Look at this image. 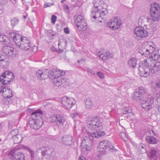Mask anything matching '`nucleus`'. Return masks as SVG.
I'll return each mask as SVG.
<instances>
[{"label":"nucleus","instance_id":"obj_60","mask_svg":"<svg viewBox=\"0 0 160 160\" xmlns=\"http://www.w3.org/2000/svg\"><path fill=\"white\" fill-rule=\"evenodd\" d=\"M85 158L82 156L79 157V160H85Z\"/></svg>","mask_w":160,"mask_h":160},{"label":"nucleus","instance_id":"obj_51","mask_svg":"<svg viewBox=\"0 0 160 160\" xmlns=\"http://www.w3.org/2000/svg\"><path fill=\"white\" fill-rule=\"evenodd\" d=\"M3 6L2 4L0 3V15H1L3 12Z\"/></svg>","mask_w":160,"mask_h":160},{"label":"nucleus","instance_id":"obj_25","mask_svg":"<svg viewBox=\"0 0 160 160\" xmlns=\"http://www.w3.org/2000/svg\"><path fill=\"white\" fill-rule=\"evenodd\" d=\"M23 38L19 34H17L15 37L13 38V41L15 43L16 45L18 46L20 45V42H22L23 39Z\"/></svg>","mask_w":160,"mask_h":160},{"label":"nucleus","instance_id":"obj_31","mask_svg":"<svg viewBox=\"0 0 160 160\" xmlns=\"http://www.w3.org/2000/svg\"><path fill=\"white\" fill-rule=\"evenodd\" d=\"M85 22V20L83 17L81 15H78L75 17L74 19L75 24H79L80 22Z\"/></svg>","mask_w":160,"mask_h":160},{"label":"nucleus","instance_id":"obj_49","mask_svg":"<svg viewBox=\"0 0 160 160\" xmlns=\"http://www.w3.org/2000/svg\"><path fill=\"white\" fill-rule=\"evenodd\" d=\"M98 55L100 58L103 60L104 52L101 53L99 52L98 53Z\"/></svg>","mask_w":160,"mask_h":160},{"label":"nucleus","instance_id":"obj_55","mask_svg":"<svg viewBox=\"0 0 160 160\" xmlns=\"http://www.w3.org/2000/svg\"><path fill=\"white\" fill-rule=\"evenodd\" d=\"M156 86L157 88H160V79L157 82Z\"/></svg>","mask_w":160,"mask_h":160},{"label":"nucleus","instance_id":"obj_21","mask_svg":"<svg viewBox=\"0 0 160 160\" xmlns=\"http://www.w3.org/2000/svg\"><path fill=\"white\" fill-rule=\"evenodd\" d=\"M77 28L80 31H83L86 30L87 28V25L86 22H81L79 24H75Z\"/></svg>","mask_w":160,"mask_h":160},{"label":"nucleus","instance_id":"obj_43","mask_svg":"<svg viewBox=\"0 0 160 160\" xmlns=\"http://www.w3.org/2000/svg\"><path fill=\"white\" fill-rule=\"evenodd\" d=\"M143 18H145V17L144 16H142L140 18H139V20H138V23L139 24H142V23L143 22H146V20Z\"/></svg>","mask_w":160,"mask_h":160},{"label":"nucleus","instance_id":"obj_39","mask_svg":"<svg viewBox=\"0 0 160 160\" xmlns=\"http://www.w3.org/2000/svg\"><path fill=\"white\" fill-rule=\"evenodd\" d=\"M120 136L123 140L126 141L128 138V136L126 133L123 132H121L120 133Z\"/></svg>","mask_w":160,"mask_h":160},{"label":"nucleus","instance_id":"obj_6","mask_svg":"<svg viewBox=\"0 0 160 160\" xmlns=\"http://www.w3.org/2000/svg\"><path fill=\"white\" fill-rule=\"evenodd\" d=\"M150 14L153 21H158L160 19V8L159 4L156 2L151 4Z\"/></svg>","mask_w":160,"mask_h":160},{"label":"nucleus","instance_id":"obj_50","mask_svg":"<svg viewBox=\"0 0 160 160\" xmlns=\"http://www.w3.org/2000/svg\"><path fill=\"white\" fill-rule=\"evenodd\" d=\"M53 3L46 2L44 5V8H46L48 7H50L51 5H53Z\"/></svg>","mask_w":160,"mask_h":160},{"label":"nucleus","instance_id":"obj_27","mask_svg":"<svg viewBox=\"0 0 160 160\" xmlns=\"http://www.w3.org/2000/svg\"><path fill=\"white\" fill-rule=\"evenodd\" d=\"M48 77L51 79L54 78V77L57 76V69H52L49 70L48 72Z\"/></svg>","mask_w":160,"mask_h":160},{"label":"nucleus","instance_id":"obj_56","mask_svg":"<svg viewBox=\"0 0 160 160\" xmlns=\"http://www.w3.org/2000/svg\"><path fill=\"white\" fill-rule=\"evenodd\" d=\"M143 18L144 19L146 20V22H149L150 18L148 17H145V18Z\"/></svg>","mask_w":160,"mask_h":160},{"label":"nucleus","instance_id":"obj_20","mask_svg":"<svg viewBox=\"0 0 160 160\" xmlns=\"http://www.w3.org/2000/svg\"><path fill=\"white\" fill-rule=\"evenodd\" d=\"M49 70L48 69H46L43 72L40 70H38L36 73V76L38 79L42 80L47 78V77H48Z\"/></svg>","mask_w":160,"mask_h":160},{"label":"nucleus","instance_id":"obj_3","mask_svg":"<svg viewBox=\"0 0 160 160\" xmlns=\"http://www.w3.org/2000/svg\"><path fill=\"white\" fill-rule=\"evenodd\" d=\"M42 114V112L40 110H36L31 114L29 121V124L31 128L38 129L42 126L43 120L41 115Z\"/></svg>","mask_w":160,"mask_h":160},{"label":"nucleus","instance_id":"obj_4","mask_svg":"<svg viewBox=\"0 0 160 160\" xmlns=\"http://www.w3.org/2000/svg\"><path fill=\"white\" fill-rule=\"evenodd\" d=\"M96 131L93 132H89L88 135L90 139H83L82 142L81 146L83 152L90 150L92 148V142L90 139L95 138H98L103 136L105 133L101 130H96Z\"/></svg>","mask_w":160,"mask_h":160},{"label":"nucleus","instance_id":"obj_46","mask_svg":"<svg viewBox=\"0 0 160 160\" xmlns=\"http://www.w3.org/2000/svg\"><path fill=\"white\" fill-rule=\"evenodd\" d=\"M57 19V17L54 15H52V16L51 20L52 23L54 24Z\"/></svg>","mask_w":160,"mask_h":160},{"label":"nucleus","instance_id":"obj_5","mask_svg":"<svg viewBox=\"0 0 160 160\" xmlns=\"http://www.w3.org/2000/svg\"><path fill=\"white\" fill-rule=\"evenodd\" d=\"M87 127L92 131L101 130L103 128L99 118L97 117L90 118L88 121Z\"/></svg>","mask_w":160,"mask_h":160},{"label":"nucleus","instance_id":"obj_22","mask_svg":"<svg viewBox=\"0 0 160 160\" xmlns=\"http://www.w3.org/2000/svg\"><path fill=\"white\" fill-rule=\"evenodd\" d=\"M148 155L151 159L153 158L154 160H160L159 156L156 155V152L155 150H151Z\"/></svg>","mask_w":160,"mask_h":160},{"label":"nucleus","instance_id":"obj_2","mask_svg":"<svg viewBox=\"0 0 160 160\" xmlns=\"http://www.w3.org/2000/svg\"><path fill=\"white\" fill-rule=\"evenodd\" d=\"M154 61L151 60V64L148 66L144 67L143 66L139 65L138 68L139 74L141 76L147 77L149 74H154L157 73L160 71V62H157L154 64V66L151 68L150 67L152 66Z\"/></svg>","mask_w":160,"mask_h":160},{"label":"nucleus","instance_id":"obj_35","mask_svg":"<svg viewBox=\"0 0 160 160\" xmlns=\"http://www.w3.org/2000/svg\"><path fill=\"white\" fill-rule=\"evenodd\" d=\"M113 54L112 53H111L109 52H104V57L103 58V60L108 59L111 58H112L113 57Z\"/></svg>","mask_w":160,"mask_h":160},{"label":"nucleus","instance_id":"obj_63","mask_svg":"<svg viewBox=\"0 0 160 160\" xmlns=\"http://www.w3.org/2000/svg\"><path fill=\"white\" fill-rule=\"evenodd\" d=\"M23 18H24L25 19L27 18V16H25V15H24V16H23Z\"/></svg>","mask_w":160,"mask_h":160},{"label":"nucleus","instance_id":"obj_28","mask_svg":"<svg viewBox=\"0 0 160 160\" xmlns=\"http://www.w3.org/2000/svg\"><path fill=\"white\" fill-rule=\"evenodd\" d=\"M146 140L148 143L150 144H156L157 142L155 138L150 136H147L146 137Z\"/></svg>","mask_w":160,"mask_h":160},{"label":"nucleus","instance_id":"obj_36","mask_svg":"<svg viewBox=\"0 0 160 160\" xmlns=\"http://www.w3.org/2000/svg\"><path fill=\"white\" fill-rule=\"evenodd\" d=\"M19 22V20L15 18H12L11 19V22L12 27H14L17 25Z\"/></svg>","mask_w":160,"mask_h":160},{"label":"nucleus","instance_id":"obj_19","mask_svg":"<svg viewBox=\"0 0 160 160\" xmlns=\"http://www.w3.org/2000/svg\"><path fill=\"white\" fill-rule=\"evenodd\" d=\"M73 137L69 135H65L63 136L61 139L62 142L67 146H70L73 143Z\"/></svg>","mask_w":160,"mask_h":160},{"label":"nucleus","instance_id":"obj_23","mask_svg":"<svg viewBox=\"0 0 160 160\" xmlns=\"http://www.w3.org/2000/svg\"><path fill=\"white\" fill-rule=\"evenodd\" d=\"M109 142L107 140H104L101 142L99 143V147L101 149H102L104 150L108 149L109 145Z\"/></svg>","mask_w":160,"mask_h":160},{"label":"nucleus","instance_id":"obj_18","mask_svg":"<svg viewBox=\"0 0 160 160\" xmlns=\"http://www.w3.org/2000/svg\"><path fill=\"white\" fill-rule=\"evenodd\" d=\"M20 45L18 47L21 49L25 50L29 49L31 44L29 40H28L26 37L23 38V39L20 42Z\"/></svg>","mask_w":160,"mask_h":160},{"label":"nucleus","instance_id":"obj_10","mask_svg":"<svg viewBox=\"0 0 160 160\" xmlns=\"http://www.w3.org/2000/svg\"><path fill=\"white\" fill-rule=\"evenodd\" d=\"M50 122L58 125H63L65 122L66 119L62 114L54 115L50 118Z\"/></svg>","mask_w":160,"mask_h":160},{"label":"nucleus","instance_id":"obj_64","mask_svg":"<svg viewBox=\"0 0 160 160\" xmlns=\"http://www.w3.org/2000/svg\"><path fill=\"white\" fill-rule=\"evenodd\" d=\"M66 0H62L61 1V2L62 3L63 2H64Z\"/></svg>","mask_w":160,"mask_h":160},{"label":"nucleus","instance_id":"obj_62","mask_svg":"<svg viewBox=\"0 0 160 160\" xmlns=\"http://www.w3.org/2000/svg\"><path fill=\"white\" fill-rule=\"evenodd\" d=\"M16 0H10V1L13 4H15L16 3Z\"/></svg>","mask_w":160,"mask_h":160},{"label":"nucleus","instance_id":"obj_14","mask_svg":"<svg viewBox=\"0 0 160 160\" xmlns=\"http://www.w3.org/2000/svg\"><path fill=\"white\" fill-rule=\"evenodd\" d=\"M121 20L118 17H115V18L111 20L110 22H108V26L113 30L119 28L121 24Z\"/></svg>","mask_w":160,"mask_h":160},{"label":"nucleus","instance_id":"obj_17","mask_svg":"<svg viewBox=\"0 0 160 160\" xmlns=\"http://www.w3.org/2000/svg\"><path fill=\"white\" fill-rule=\"evenodd\" d=\"M5 85L0 84V93H3L5 97L8 98H10L13 96L12 91L9 89L7 88Z\"/></svg>","mask_w":160,"mask_h":160},{"label":"nucleus","instance_id":"obj_11","mask_svg":"<svg viewBox=\"0 0 160 160\" xmlns=\"http://www.w3.org/2000/svg\"><path fill=\"white\" fill-rule=\"evenodd\" d=\"M42 160H48L50 159L53 152L52 149L49 147H44L40 148Z\"/></svg>","mask_w":160,"mask_h":160},{"label":"nucleus","instance_id":"obj_26","mask_svg":"<svg viewBox=\"0 0 160 160\" xmlns=\"http://www.w3.org/2000/svg\"><path fill=\"white\" fill-rule=\"evenodd\" d=\"M0 42H3L4 44H8L10 43L9 38L6 36L0 35Z\"/></svg>","mask_w":160,"mask_h":160},{"label":"nucleus","instance_id":"obj_45","mask_svg":"<svg viewBox=\"0 0 160 160\" xmlns=\"http://www.w3.org/2000/svg\"><path fill=\"white\" fill-rule=\"evenodd\" d=\"M70 116L72 118H74L75 117H79V113L78 112H75L74 113H71L70 114Z\"/></svg>","mask_w":160,"mask_h":160},{"label":"nucleus","instance_id":"obj_44","mask_svg":"<svg viewBox=\"0 0 160 160\" xmlns=\"http://www.w3.org/2000/svg\"><path fill=\"white\" fill-rule=\"evenodd\" d=\"M17 33L14 32H12L9 33V37L11 39H12L13 40V38L15 37Z\"/></svg>","mask_w":160,"mask_h":160},{"label":"nucleus","instance_id":"obj_57","mask_svg":"<svg viewBox=\"0 0 160 160\" xmlns=\"http://www.w3.org/2000/svg\"><path fill=\"white\" fill-rule=\"evenodd\" d=\"M4 57V56L3 55H1L0 54V62L3 61L4 60L3 58Z\"/></svg>","mask_w":160,"mask_h":160},{"label":"nucleus","instance_id":"obj_33","mask_svg":"<svg viewBox=\"0 0 160 160\" xmlns=\"http://www.w3.org/2000/svg\"><path fill=\"white\" fill-rule=\"evenodd\" d=\"M85 107L88 109H90L93 107V104L92 101L89 99H86L85 101Z\"/></svg>","mask_w":160,"mask_h":160},{"label":"nucleus","instance_id":"obj_58","mask_svg":"<svg viewBox=\"0 0 160 160\" xmlns=\"http://www.w3.org/2000/svg\"><path fill=\"white\" fill-rule=\"evenodd\" d=\"M25 148V146H22V145H21V146H19L17 148H18L19 149H24Z\"/></svg>","mask_w":160,"mask_h":160},{"label":"nucleus","instance_id":"obj_54","mask_svg":"<svg viewBox=\"0 0 160 160\" xmlns=\"http://www.w3.org/2000/svg\"><path fill=\"white\" fill-rule=\"evenodd\" d=\"M63 8H64V10L68 11L69 9V7L68 6V5H64L63 6Z\"/></svg>","mask_w":160,"mask_h":160},{"label":"nucleus","instance_id":"obj_16","mask_svg":"<svg viewBox=\"0 0 160 160\" xmlns=\"http://www.w3.org/2000/svg\"><path fill=\"white\" fill-rule=\"evenodd\" d=\"M91 17L94 18H98L99 22H101V19H103L105 16V13L103 11H101L100 10H93L91 11Z\"/></svg>","mask_w":160,"mask_h":160},{"label":"nucleus","instance_id":"obj_9","mask_svg":"<svg viewBox=\"0 0 160 160\" xmlns=\"http://www.w3.org/2000/svg\"><path fill=\"white\" fill-rule=\"evenodd\" d=\"M61 102L64 108L68 110L71 109L75 103V101L73 98H68L66 96L62 98Z\"/></svg>","mask_w":160,"mask_h":160},{"label":"nucleus","instance_id":"obj_24","mask_svg":"<svg viewBox=\"0 0 160 160\" xmlns=\"http://www.w3.org/2000/svg\"><path fill=\"white\" fill-rule=\"evenodd\" d=\"M53 78V83L56 86H60L61 85L62 83L63 82V81H63V80H62L61 78L59 76H56V77H54Z\"/></svg>","mask_w":160,"mask_h":160},{"label":"nucleus","instance_id":"obj_42","mask_svg":"<svg viewBox=\"0 0 160 160\" xmlns=\"http://www.w3.org/2000/svg\"><path fill=\"white\" fill-rule=\"evenodd\" d=\"M146 146L144 144H141L139 145V148L140 150L141 149H143V150L142 151L143 152V153H144V152H146Z\"/></svg>","mask_w":160,"mask_h":160},{"label":"nucleus","instance_id":"obj_38","mask_svg":"<svg viewBox=\"0 0 160 160\" xmlns=\"http://www.w3.org/2000/svg\"><path fill=\"white\" fill-rule=\"evenodd\" d=\"M139 91L138 92H139V93H140L141 95L142 94H145L147 92V89L143 87H139Z\"/></svg>","mask_w":160,"mask_h":160},{"label":"nucleus","instance_id":"obj_1","mask_svg":"<svg viewBox=\"0 0 160 160\" xmlns=\"http://www.w3.org/2000/svg\"><path fill=\"white\" fill-rule=\"evenodd\" d=\"M138 52L142 55L148 57L147 59L142 62V66H143L144 67L148 66L151 64V60L156 61L160 57L158 51L156 50L154 47L148 43L142 46L139 49Z\"/></svg>","mask_w":160,"mask_h":160},{"label":"nucleus","instance_id":"obj_7","mask_svg":"<svg viewBox=\"0 0 160 160\" xmlns=\"http://www.w3.org/2000/svg\"><path fill=\"white\" fill-rule=\"evenodd\" d=\"M13 74L9 71H6L0 76V84L7 85L14 79Z\"/></svg>","mask_w":160,"mask_h":160},{"label":"nucleus","instance_id":"obj_53","mask_svg":"<svg viewBox=\"0 0 160 160\" xmlns=\"http://www.w3.org/2000/svg\"><path fill=\"white\" fill-rule=\"evenodd\" d=\"M88 72L93 75L96 74L95 72L91 69H88Z\"/></svg>","mask_w":160,"mask_h":160},{"label":"nucleus","instance_id":"obj_29","mask_svg":"<svg viewBox=\"0 0 160 160\" xmlns=\"http://www.w3.org/2000/svg\"><path fill=\"white\" fill-rule=\"evenodd\" d=\"M14 144L18 143L20 142L22 140V136L21 134H18L16 136L12 137Z\"/></svg>","mask_w":160,"mask_h":160},{"label":"nucleus","instance_id":"obj_12","mask_svg":"<svg viewBox=\"0 0 160 160\" xmlns=\"http://www.w3.org/2000/svg\"><path fill=\"white\" fill-rule=\"evenodd\" d=\"M2 51L7 56L11 58L15 57L17 54L15 49L9 46L3 47Z\"/></svg>","mask_w":160,"mask_h":160},{"label":"nucleus","instance_id":"obj_41","mask_svg":"<svg viewBox=\"0 0 160 160\" xmlns=\"http://www.w3.org/2000/svg\"><path fill=\"white\" fill-rule=\"evenodd\" d=\"M57 76H63L65 74L64 71H61L58 69H57Z\"/></svg>","mask_w":160,"mask_h":160},{"label":"nucleus","instance_id":"obj_30","mask_svg":"<svg viewBox=\"0 0 160 160\" xmlns=\"http://www.w3.org/2000/svg\"><path fill=\"white\" fill-rule=\"evenodd\" d=\"M128 64L131 67L135 68L137 65V60L134 58H131L129 60Z\"/></svg>","mask_w":160,"mask_h":160},{"label":"nucleus","instance_id":"obj_13","mask_svg":"<svg viewBox=\"0 0 160 160\" xmlns=\"http://www.w3.org/2000/svg\"><path fill=\"white\" fill-rule=\"evenodd\" d=\"M153 96L152 95H148L147 100H143L141 102L142 107L146 110H149L152 107L153 103Z\"/></svg>","mask_w":160,"mask_h":160},{"label":"nucleus","instance_id":"obj_15","mask_svg":"<svg viewBox=\"0 0 160 160\" xmlns=\"http://www.w3.org/2000/svg\"><path fill=\"white\" fill-rule=\"evenodd\" d=\"M8 156L15 159L16 160H25L24 154L22 152H18L17 150H13L10 151L8 154Z\"/></svg>","mask_w":160,"mask_h":160},{"label":"nucleus","instance_id":"obj_40","mask_svg":"<svg viewBox=\"0 0 160 160\" xmlns=\"http://www.w3.org/2000/svg\"><path fill=\"white\" fill-rule=\"evenodd\" d=\"M108 150H109L113 152H115L118 150L114 146L112 145H109L108 148Z\"/></svg>","mask_w":160,"mask_h":160},{"label":"nucleus","instance_id":"obj_34","mask_svg":"<svg viewBox=\"0 0 160 160\" xmlns=\"http://www.w3.org/2000/svg\"><path fill=\"white\" fill-rule=\"evenodd\" d=\"M93 3L94 7L96 8L103 4V2L102 0H94Z\"/></svg>","mask_w":160,"mask_h":160},{"label":"nucleus","instance_id":"obj_52","mask_svg":"<svg viewBox=\"0 0 160 160\" xmlns=\"http://www.w3.org/2000/svg\"><path fill=\"white\" fill-rule=\"evenodd\" d=\"M64 32L66 34H69L70 32L68 28L67 27L64 28Z\"/></svg>","mask_w":160,"mask_h":160},{"label":"nucleus","instance_id":"obj_59","mask_svg":"<svg viewBox=\"0 0 160 160\" xmlns=\"http://www.w3.org/2000/svg\"><path fill=\"white\" fill-rule=\"evenodd\" d=\"M62 30V28L61 26H59L58 27V30L59 32H60Z\"/></svg>","mask_w":160,"mask_h":160},{"label":"nucleus","instance_id":"obj_48","mask_svg":"<svg viewBox=\"0 0 160 160\" xmlns=\"http://www.w3.org/2000/svg\"><path fill=\"white\" fill-rule=\"evenodd\" d=\"M29 152L30 153V155L32 158H33L34 157V152L29 148H28Z\"/></svg>","mask_w":160,"mask_h":160},{"label":"nucleus","instance_id":"obj_61","mask_svg":"<svg viewBox=\"0 0 160 160\" xmlns=\"http://www.w3.org/2000/svg\"><path fill=\"white\" fill-rule=\"evenodd\" d=\"M122 113L123 114H126L128 113V110L127 108H126L125 111L124 112H122Z\"/></svg>","mask_w":160,"mask_h":160},{"label":"nucleus","instance_id":"obj_47","mask_svg":"<svg viewBox=\"0 0 160 160\" xmlns=\"http://www.w3.org/2000/svg\"><path fill=\"white\" fill-rule=\"evenodd\" d=\"M97 75L101 78H104V75L103 73L99 72H98L97 73Z\"/></svg>","mask_w":160,"mask_h":160},{"label":"nucleus","instance_id":"obj_8","mask_svg":"<svg viewBox=\"0 0 160 160\" xmlns=\"http://www.w3.org/2000/svg\"><path fill=\"white\" fill-rule=\"evenodd\" d=\"M134 37L136 39H140L141 38H143L148 36V32L142 27H138L134 29Z\"/></svg>","mask_w":160,"mask_h":160},{"label":"nucleus","instance_id":"obj_32","mask_svg":"<svg viewBox=\"0 0 160 160\" xmlns=\"http://www.w3.org/2000/svg\"><path fill=\"white\" fill-rule=\"evenodd\" d=\"M132 99L137 101H139L141 100L142 98V95L139 93V92H136L134 93L132 96Z\"/></svg>","mask_w":160,"mask_h":160},{"label":"nucleus","instance_id":"obj_37","mask_svg":"<svg viewBox=\"0 0 160 160\" xmlns=\"http://www.w3.org/2000/svg\"><path fill=\"white\" fill-rule=\"evenodd\" d=\"M18 129H14L9 133V136L11 137L12 138L14 136H16L18 135Z\"/></svg>","mask_w":160,"mask_h":160}]
</instances>
